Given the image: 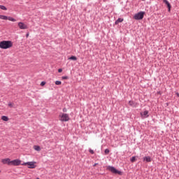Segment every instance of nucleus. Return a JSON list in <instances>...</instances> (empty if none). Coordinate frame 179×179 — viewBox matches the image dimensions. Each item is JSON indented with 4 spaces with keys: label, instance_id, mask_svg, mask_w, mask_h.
I'll return each mask as SVG.
<instances>
[{
    "label": "nucleus",
    "instance_id": "nucleus-1",
    "mask_svg": "<svg viewBox=\"0 0 179 179\" xmlns=\"http://www.w3.org/2000/svg\"><path fill=\"white\" fill-rule=\"evenodd\" d=\"M13 47V42L11 41H2L0 42V48L1 50H8Z\"/></svg>",
    "mask_w": 179,
    "mask_h": 179
},
{
    "label": "nucleus",
    "instance_id": "nucleus-2",
    "mask_svg": "<svg viewBox=\"0 0 179 179\" xmlns=\"http://www.w3.org/2000/svg\"><path fill=\"white\" fill-rule=\"evenodd\" d=\"M36 162H28L22 164V166H28V169H36L37 165Z\"/></svg>",
    "mask_w": 179,
    "mask_h": 179
},
{
    "label": "nucleus",
    "instance_id": "nucleus-3",
    "mask_svg": "<svg viewBox=\"0 0 179 179\" xmlns=\"http://www.w3.org/2000/svg\"><path fill=\"white\" fill-rule=\"evenodd\" d=\"M107 170H108L111 173H113V174H119V176H121L122 174V172L115 169V168L113 166H107Z\"/></svg>",
    "mask_w": 179,
    "mask_h": 179
},
{
    "label": "nucleus",
    "instance_id": "nucleus-4",
    "mask_svg": "<svg viewBox=\"0 0 179 179\" xmlns=\"http://www.w3.org/2000/svg\"><path fill=\"white\" fill-rule=\"evenodd\" d=\"M144 15L145 13L139 12L138 13L134 15V19H135L136 20H141V19H143Z\"/></svg>",
    "mask_w": 179,
    "mask_h": 179
},
{
    "label": "nucleus",
    "instance_id": "nucleus-5",
    "mask_svg": "<svg viewBox=\"0 0 179 179\" xmlns=\"http://www.w3.org/2000/svg\"><path fill=\"white\" fill-rule=\"evenodd\" d=\"M59 120L60 121H68V115L65 113H61L59 115Z\"/></svg>",
    "mask_w": 179,
    "mask_h": 179
},
{
    "label": "nucleus",
    "instance_id": "nucleus-6",
    "mask_svg": "<svg viewBox=\"0 0 179 179\" xmlns=\"http://www.w3.org/2000/svg\"><path fill=\"white\" fill-rule=\"evenodd\" d=\"M1 163L3 164H8V166H11L12 161L9 158H6V159H1Z\"/></svg>",
    "mask_w": 179,
    "mask_h": 179
},
{
    "label": "nucleus",
    "instance_id": "nucleus-7",
    "mask_svg": "<svg viewBox=\"0 0 179 179\" xmlns=\"http://www.w3.org/2000/svg\"><path fill=\"white\" fill-rule=\"evenodd\" d=\"M18 27L21 30H25L26 29H29V27H27L26 24H24L22 22H18Z\"/></svg>",
    "mask_w": 179,
    "mask_h": 179
},
{
    "label": "nucleus",
    "instance_id": "nucleus-8",
    "mask_svg": "<svg viewBox=\"0 0 179 179\" xmlns=\"http://www.w3.org/2000/svg\"><path fill=\"white\" fill-rule=\"evenodd\" d=\"M22 161L20 159H14L11 161V166H20Z\"/></svg>",
    "mask_w": 179,
    "mask_h": 179
},
{
    "label": "nucleus",
    "instance_id": "nucleus-9",
    "mask_svg": "<svg viewBox=\"0 0 179 179\" xmlns=\"http://www.w3.org/2000/svg\"><path fill=\"white\" fill-rule=\"evenodd\" d=\"M141 115L142 118H148V117H149V111L145 110L144 112L141 113Z\"/></svg>",
    "mask_w": 179,
    "mask_h": 179
},
{
    "label": "nucleus",
    "instance_id": "nucleus-10",
    "mask_svg": "<svg viewBox=\"0 0 179 179\" xmlns=\"http://www.w3.org/2000/svg\"><path fill=\"white\" fill-rule=\"evenodd\" d=\"M164 3H166L168 9H169V12H170V10H171V5L170 4V3L169 2V1L167 0H163Z\"/></svg>",
    "mask_w": 179,
    "mask_h": 179
},
{
    "label": "nucleus",
    "instance_id": "nucleus-11",
    "mask_svg": "<svg viewBox=\"0 0 179 179\" xmlns=\"http://www.w3.org/2000/svg\"><path fill=\"white\" fill-rule=\"evenodd\" d=\"M143 162H146V163H150V162H152V158L149 156L145 157L143 158Z\"/></svg>",
    "mask_w": 179,
    "mask_h": 179
},
{
    "label": "nucleus",
    "instance_id": "nucleus-12",
    "mask_svg": "<svg viewBox=\"0 0 179 179\" xmlns=\"http://www.w3.org/2000/svg\"><path fill=\"white\" fill-rule=\"evenodd\" d=\"M129 104L131 107H136L138 106V104L134 102L133 101H129Z\"/></svg>",
    "mask_w": 179,
    "mask_h": 179
},
{
    "label": "nucleus",
    "instance_id": "nucleus-13",
    "mask_svg": "<svg viewBox=\"0 0 179 179\" xmlns=\"http://www.w3.org/2000/svg\"><path fill=\"white\" fill-rule=\"evenodd\" d=\"M34 150H36V152H40L41 150V148H40L39 145H34Z\"/></svg>",
    "mask_w": 179,
    "mask_h": 179
},
{
    "label": "nucleus",
    "instance_id": "nucleus-14",
    "mask_svg": "<svg viewBox=\"0 0 179 179\" xmlns=\"http://www.w3.org/2000/svg\"><path fill=\"white\" fill-rule=\"evenodd\" d=\"M122 22H124V19L119 18L115 21V24H118V23H122Z\"/></svg>",
    "mask_w": 179,
    "mask_h": 179
},
{
    "label": "nucleus",
    "instance_id": "nucleus-15",
    "mask_svg": "<svg viewBox=\"0 0 179 179\" xmlns=\"http://www.w3.org/2000/svg\"><path fill=\"white\" fill-rule=\"evenodd\" d=\"M0 19L1 20H8V16L0 15Z\"/></svg>",
    "mask_w": 179,
    "mask_h": 179
},
{
    "label": "nucleus",
    "instance_id": "nucleus-16",
    "mask_svg": "<svg viewBox=\"0 0 179 179\" xmlns=\"http://www.w3.org/2000/svg\"><path fill=\"white\" fill-rule=\"evenodd\" d=\"M7 20H10V22H16V19L12 17H8Z\"/></svg>",
    "mask_w": 179,
    "mask_h": 179
},
{
    "label": "nucleus",
    "instance_id": "nucleus-17",
    "mask_svg": "<svg viewBox=\"0 0 179 179\" xmlns=\"http://www.w3.org/2000/svg\"><path fill=\"white\" fill-rule=\"evenodd\" d=\"M1 120L3 121H9V117H8V116H2Z\"/></svg>",
    "mask_w": 179,
    "mask_h": 179
},
{
    "label": "nucleus",
    "instance_id": "nucleus-18",
    "mask_svg": "<svg viewBox=\"0 0 179 179\" xmlns=\"http://www.w3.org/2000/svg\"><path fill=\"white\" fill-rule=\"evenodd\" d=\"M69 59H71V61H76L78 58L76 56H71V57L69 58Z\"/></svg>",
    "mask_w": 179,
    "mask_h": 179
},
{
    "label": "nucleus",
    "instance_id": "nucleus-19",
    "mask_svg": "<svg viewBox=\"0 0 179 179\" xmlns=\"http://www.w3.org/2000/svg\"><path fill=\"white\" fill-rule=\"evenodd\" d=\"M0 9H1L2 10H7L8 8H6L5 7V6H2V5H0Z\"/></svg>",
    "mask_w": 179,
    "mask_h": 179
},
{
    "label": "nucleus",
    "instance_id": "nucleus-20",
    "mask_svg": "<svg viewBox=\"0 0 179 179\" xmlns=\"http://www.w3.org/2000/svg\"><path fill=\"white\" fill-rule=\"evenodd\" d=\"M131 163L136 162V157H132L131 159Z\"/></svg>",
    "mask_w": 179,
    "mask_h": 179
},
{
    "label": "nucleus",
    "instance_id": "nucleus-21",
    "mask_svg": "<svg viewBox=\"0 0 179 179\" xmlns=\"http://www.w3.org/2000/svg\"><path fill=\"white\" fill-rule=\"evenodd\" d=\"M108 153H110V150L106 149L105 150V155H108Z\"/></svg>",
    "mask_w": 179,
    "mask_h": 179
},
{
    "label": "nucleus",
    "instance_id": "nucleus-22",
    "mask_svg": "<svg viewBox=\"0 0 179 179\" xmlns=\"http://www.w3.org/2000/svg\"><path fill=\"white\" fill-rule=\"evenodd\" d=\"M61 81H58V80H57V81H55V85H61Z\"/></svg>",
    "mask_w": 179,
    "mask_h": 179
},
{
    "label": "nucleus",
    "instance_id": "nucleus-23",
    "mask_svg": "<svg viewBox=\"0 0 179 179\" xmlns=\"http://www.w3.org/2000/svg\"><path fill=\"white\" fill-rule=\"evenodd\" d=\"M45 81H42L41 83V86H45Z\"/></svg>",
    "mask_w": 179,
    "mask_h": 179
},
{
    "label": "nucleus",
    "instance_id": "nucleus-24",
    "mask_svg": "<svg viewBox=\"0 0 179 179\" xmlns=\"http://www.w3.org/2000/svg\"><path fill=\"white\" fill-rule=\"evenodd\" d=\"M89 152L91 153V155H94V151H93V150L90 149Z\"/></svg>",
    "mask_w": 179,
    "mask_h": 179
},
{
    "label": "nucleus",
    "instance_id": "nucleus-25",
    "mask_svg": "<svg viewBox=\"0 0 179 179\" xmlns=\"http://www.w3.org/2000/svg\"><path fill=\"white\" fill-rule=\"evenodd\" d=\"M8 107H10L12 108V107H13V103L10 102L8 103Z\"/></svg>",
    "mask_w": 179,
    "mask_h": 179
},
{
    "label": "nucleus",
    "instance_id": "nucleus-26",
    "mask_svg": "<svg viewBox=\"0 0 179 179\" xmlns=\"http://www.w3.org/2000/svg\"><path fill=\"white\" fill-rule=\"evenodd\" d=\"M58 72H59V73H61V72H62V69H58Z\"/></svg>",
    "mask_w": 179,
    "mask_h": 179
},
{
    "label": "nucleus",
    "instance_id": "nucleus-27",
    "mask_svg": "<svg viewBox=\"0 0 179 179\" xmlns=\"http://www.w3.org/2000/svg\"><path fill=\"white\" fill-rule=\"evenodd\" d=\"M64 113H66V108L63 109Z\"/></svg>",
    "mask_w": 179,
    "mask_h": 179
},
{
    "label": "nucleus",
    "instance_id": "nucleus-28",
    "mask_svg": "<svg viewBox=\"0 0 179 179\" xmlns=\"http://www.w3.org/2000/svg\"><path fill=\"white\" fill-rule=\"evenodd\" d=\"M62 79H68V77H66V76L62 77Z\"/></svg>",
    "mask_w": 179,
    "mask_h": 179
},
{
    "label": "nucleus",
    "instance_id": "nucleus-29",
    "mask_svg": "<svg viewBox=\"0 0 179 179\" xmlns=\"http://www.w3.org/2000/svg\"><path fill=\"white\" fill-rule=\"evenodd\" d=\"M176 96H178V97H179V93L178 92H176Z\"/></svg>",
    "mask_w": 179,
    "mask_h": 179
},
{
    "label": "nucleus",
    "instance_id": "nucleus-30",
    "mask_svg": "<svg viewBox=\"0 0 179 179\" xmlns=\"http://www.w3.org/2000/svg\"><path fill=\"white\" fill-rule=\"evenodd\" d=\"M26 37H29V33L26 34Z\"/></svg>",
    "mask_w": 179,
    "mask_h": 179
},
{
    "label": "nucleus",
    "instance_id": "nucleus-31",
    "mask_svg": "<svg viewBox=\"0 0 179 179\" xmlns=\"http://www.w3.org/2000/svg\"><path fill=\"white\" fill-rule=\"evenodd\" d=\"M97 165V164H94V166H96Z\"/></svg>",
    "mask_w": 179,
    "mask_h": 179
},
{
    "label": "nucleus",
    "instance_id": "nucleus-32",
    "mask_svg": "<svg viewBox=\"0 0 179 179\" xmlns=\"http://www.w3.org/2000/svg\"><path fill=\"white\" fill-rule=\"evenodd\" d=\"M1 171H0V174H1Z\"/></svg>",
    "mask_w": 179,
    "mask_h": 179
},
{
    "label": "nucleus",
    "instance_id": "nucleus-33",
    "mask_svg": "<svg viewBox=\"0 0 179 179\" xmlns=\"http://www.w3.org/2000/svg\"><path fill=\"white\" fill-rule=\"evenodd\" d=\"M142 1H145V0H142Z\"/></svg>",
    "mask_w": 179,
    "mask_h": 179
}]
</instances>
